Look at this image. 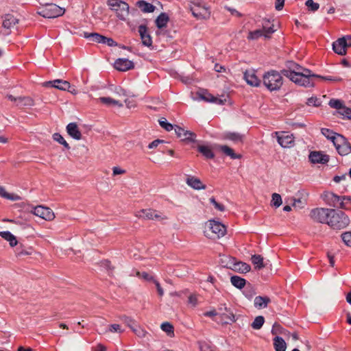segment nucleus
I'll return each mask as SVG.
<instances>
[{
	"mask_svg": "<svg viewBox=\"0 0 351 351\" xmlns=\"http://www.w3.org/2000/svg\"><path fill=\"white\" fill-rule=\"evenodd\" d=\"M210 202L215 206V209L219 210V211H224L225 210V206L218 203L214 197H212L209 199Z\"/></svg>",
	"mask_w": 351,
	"mask_h": 351,
	"instance_id": "13d9d810",
	"label": "nucleus"
},
{
	"mask_svg": "<svg viewBox=\"0 0 351 351\" xmlns=\"http://www.w3.org/2000/svg\"><path fill=\"white\" fill-rule=\"evenodd\" d=\"M121 320L125 323L132 330L134 328V327L135 326L134 324H136V322L132 319L131 317H128L126 315H123L121 317Z\"/></svg>",
	"mask_w": 351,
	"mask_h": 351,
	"instance_id": "5fc2aeb1",
	"label": "nucleus"
},
{
	"mask_svg": "<svg viewBox=\"0 0 351 351\" xmlns=\"http://www.w3.org/2000/svg\"><path fill=\"white\" fill-rule=\"evenodd\" d=\"M84 37L97 43H103L104 39H105L104 36L95 32H84Z\"/></svg>",
	"mask_w": 351,
	"mask_h": 351,
	"instance_id": "2f4dec72",
	"label": "nucleus"
},
{
	"mask_svg": "<svg viewBox=\"0 0 351 351\" xmlns=\"http://www.w3.org/2000/svg\"><path fill=\"white\" fill-rule=\"evenodd\" d=\"M99 100L102 104H104L106 106H111V105L119 106H123L122 104L119 101L115 100L111 97H102L99 98Z\"/></svg>",
	"mask_w": 351,
	"mask_h": 351,
	"instance_id": "79ce46f5",
	"label": "nucleus"
},
{
	"mask_svg": "<svg viewBox=\"0 0 351 351\" xmlns=\"http://www.w3.org/2000/svg\"><path fill=\"white\" fill-rule=\"evenodd\" d=\"M341 115L343 116V118L351 119V108L345 107Z\"/></svg>",
	"mask_w": 351,
	"mask_h": 351,
	"instance_id": "69168bd1",
	"label": "nucleus"
},
{
	"mask_svg": "<svg viewBox=\"0 0 351 351\" xmlns=\"http://www.w3.org/2000/svg\"><path fill=\"white\" fill-rule=\"evenodd\" d=\"M275 134L277 136V141L282 147H290L294 143V138L292 134H289L287 132H282L281 134L276 132Z\"/></svg>",
	"mask_w": 351,
	"mask_h": 351,
	"instance_id": "dca6fc26",
	"label": "nucleus"
},
{
	"mask_svg": "<svg viewBox=\"0 0 351 351\" xmlns=\"http://www.w3.org/2000/svg\"><path fill=\"white\" fill-rule=\"evenodd\" d=\"M33 252V250L32 248L28 249H23L21 247L16 248V256H21L24 255H31Z\"/></svg>",
	"mask_w": 351,
	"mask_h": 351,
	"instance_id": "603ef678",
	"label": "nucleus"
},
{
	"mask_svg": "<svg viewBox=\"0 0 351 351\" xmlns=\"http://www.w3.org/2000/svg\"><path fill=\"white\" fill-rule=\"evenodd\" d=\"M282 204V197L278 193H274L272 194V199L271 205L275 208H278Z\"/></svg>",
	"mask_w": 351,
	"mask_h": 351,
	"instance_id": "49530a36",
	"label": "nucleus"
},
{
	"mask_svg": "<svg viewBox=\"0 0 351 351\" xmlns=\"http://www.w3.org/2000/svg\"><path fill=\"white\" fill-rule=\"evenodd\" d=\"M299 64H296L295 62L293 61L287 62L286 64L287 69H284L283 70H290L296 71L297 67Z\"/></svg>",
	"mask_w": 351,
	"mask_h": 351,
	"instance_id": "680f3d73",
	"label": "nucleus"
},
{
	"mask_svg": "<svg viewBox=\"0 0 351 351\" xmlns=\"http://www.w3.org/2000/svg\"><path fill=\"white\" fill-rule=\"evenodd\" d=\"M107 5L116 13L119 19L125 21L130 10V6L126 2L122 0H108Z\"/></svg>",
	"mask_w": 351,
	"mask_h": 351,
	"instance_id": "423d86ee",
	"label": "nucleus"
},
{
	"mask_svg": "<svg viewBox=\"0 0 351 351\" xmlns=\"http://www.w3.org/2000/svg\"><path fill=\"white\" fill-rule=\"evenodd\" d=\"M34 105V101L30 97H18L16 106L19 108L31 107Z\"/></svg>",
	"mask_w": 351,
	"mask_h": 351,
	"instance_id": "7c9ffc66",
	"label": "nucleus"
},
{
	"mask_svg": "<svg viewBox=\"0 0 351 351\" xmlns=\"http://www.w3.org/2000/svg\"><path fill=\"white\" fill-rule=\"evenodd\" d=\"M0 196L7 199H10L13 201L21 199L20 196L14 193H8V192L5 191V189L1 186H0Z\"/></svg>",
	"mask_w": 351,
	"mask_h": 351,
	"instance_id": "a19ab883",
	"label": "nucleus"
},
{
	"mask_svg": "<svg viewBox=\"0 0 351 351\" xmlns=\"http://www.w3.org/2000/svg\"><path fill=\"white\" fill-rule=\"evenodd\" d=\"M318 76L319 77H314V78H319V79H322L324 80L334 81V82H339V81L341 80V79L339 77H333L332 76H322L319 75H318Z\"/></svg>",
	"mask_w": 351,
	"mask_h": 351,
	"instance_id": "0e129e2a",
	"label": "nucleus"
},
{
	"mask_svg": "<svg viewBox=\"0 0 351 351\" xmlns=\"http://www.w3.org/2000/svg\"><path fill=\"white\" fill-rule=\"evenodd\" d=\"M321 132L327 139L331 141L333 145L336 143L337 136H341V134L334 132L332 130L328 128H322Z\"/></svg>",
	"mask_w": 351,
	"mask_h": 351,
	"instance_id": "473e14b6",
	"label": "nucleus"
},
{
	"mask_svg": "<svg viewBox=\"0 0 351 351\" xmlns=\"http://www.w3.org/2000/svg\"><path fill=\"white\" fill-rule=\"evenodd\" d=\"M265 322V318L263 316L259 315L257 316L253 322L251 324V326L252 328L255 330H259L263 326Z\"/></svg>",
	"mask_w": 351,
	"mask_h": 351,
	"instance_id": "37998d69",
	"label": "nucleus"
},
{
	"mask_svg": "<svg viewBox=\"0 0 351 351\" xmlns=\"http://www.w3.org/2000/svg\"><path fill=\"white\" fill-rule=\"evenodd\" d=\"M169 21V17L165 12H162L156 19V25L158 29H162L165 27Z\"/></svg>",
	"mask_w": 351,
	"mask_h": 351,
	"instance_id": "c85d7f7f",
	"label": "nucleus"
},
{
	"mask_svg": "<svg viewBox=\"0 0 351 351\" xmlns=\"http://www.w3.org/2000/svg\"><path fill=\"white\" fill-rule=\"evenodd\" d=\"M282 73L275 70H270L263 76L264 86L270 91L279 90L283 84Z\"/></svg>",
	"mask_w": 351,
	"mask_h": 351,
	"instance_id": "f03ea898",
	"label": "nucleus"
},
{
	"mask_svg": "<svg viewBox=\"0 0 351 351\" xmlns=\"http://www.w3.org/2000/svg\"><path fill=\"white\" fill-rule=\"evenodd\" d=\"M101 266L106 269L109 272V274H111L114 269V267L111 265V263L108 260H104L101 261Z\"/></svg>",
	"mask_w": 351,
	"mask_h": 351,
	"instance_id": "bf43d9fd",
	"label": "nucleus"
},
{
	"mask_svg": "<svg viewBox=\"0 0 351 351\" xmlns=\"http://www.w3.org/2000/svg\"><path fill=\"white\" fill-rule=\"evenodd\" d=\"M136 5L141 9L143 12L150 13L153 12L156 7L150 3H148L144 0L138 1Z\"/></svg>",
	"mask_w": 351,
	"mask_h": 351,
	"instance_id": "cd10ccee",
	"label": "nucleus"
},
{
	"mask_svg": "<svg viewBox=\"0 0 351 351\" xmlns=\"http://www.w3.org/2000/svg\"><path fill=\"white\" fill-rule=\"evenodd\" d=\"M341 237L345 245L351 247V232H346Z\"/></svg>",
	"mask_w": 351,
	"mask_h": 351,
	"instance_id": "3c124183",
	"label": "nucleus"
},
{
	"mask_svg": "<svg viewBox=\"0 0 351 351\" xmlns=\"http://www.w3.org/2000/svg\"><path fill=\"white\" fill-rule=\"evenodd\" d=\"M226 258H228L230 261V264L227 263L225 266L226 267H230L234 269V271H237L241 273H247L250 271L251 267L250 265L243 263V262H237L236 259L232 257L226 256Z\"/></svg>",
	"mask_w": 351,
	"mask_h": 351,
	"instance_id": "4468645a",
	"label": "nucleus"
},
{
	"mask_svg": "<svg viewBox=\"0 0 351 351\" xmlns=\"http://www.w3.org/2000/svg\"><path fill=\"white\" fill-rule=\"evenodd\" d=\"M174 130L177 136L181 138L182 141L187 143L195 142L196 134L194 132L186 130L178 125H175Z\"/></svg>",
	"mask_w": 351,
	"mask_h": 351,
	"instance_id": "ddd939ff",
	"label": "nucleus"
},
{
	"mask_svg": "<svg viewBox=\"0 0 351 351\" xmlns=\"http://www.w3.org/2000/svg\"><path fill=\"white\" fill-rule=\"evenodd\" d=\"M308 11L315 12L319 8V4L314 2L313 0H307L305 3Z\"/></svg>",
	"mask_w": 351,
	"mask_h": 351,
	"instance_id": "de8ad7c7",
	"label": "nucleus"
},
{
	"mask_svg": "<svg viewBox=\"0 0 351 351\" xmlns=\"http://www.w3.org/2000/svg\"><path fill=\"white\" fill-rule=\"evenodd\" d=\"M328 105L331 108L338 110V113L340 114H341L343 109L346 107L341 100L337 99H331L329 101Z\"/></svg>",
	"mask_w": 351,
	"mask_h": 351,
	"instance_id": "e433bc0d",
	"label": "nucleus"
},
{
	"mask_svg": "<svg viewBox=\"0 0 351 351\" xmlns=\"http://www.w3.org/2000/svg\"><path fill=\"white\" fill-rule=\"evenodd\" d=\"M224 138L237 143L243 141V136L237 132H228L225 134Z\"/></svg>",
	"mask_w": 351,
	"mask_h": 351,
	"instance_id": "ea45409f",
	"label": "nucleus"
},
{
	"mask_svg": "<svg viewBox=\"0 0 351 351\" xmlns=\"http://www.w3.org/2000/svg\"><path fill=\"white\" fill-rule=\"evenodd\" d=\"M191 11L197 19H208L210 14L208 8L200 2L194 3L193 6L191 7Z\"/></svg>",
	"mask_w": 351,
	"mask_h": 351,
	"instance_id": "9b49d317",
	"label": "nucleus"
},
{
	"mask_svg": "<svg viewBox=\"0 0 351 351\" xmlns=\"http://www.w3.org/2000/svg\"><path fill=\"white\" fill-rule=\"evenodd\" d=\"M197 150L207 159H212L215 157V154L212 149L208 146L199 145Z\"/></svg>",
	"mask_w": 351,
	"mask_h": 351,
	"instance_id": "c9c22d12",
	"label": "nucleus"
},
{
	"mask_svg": "<svg viewBox=\"0 0 351 351\" xmlns=\"http://www.w3.org/2000/svg\"><path fill=\"white\" fill-rule=\"evenodd\" d=\"M198 95L201 99L206 102L212 103V101H213L214 99V95H213L206 90H202L200 92H199Z\"/></svg>",
	"mask_w": 351,
	"mask_h": 351,
	"instance_id": "c03bdc74",
	"label": "nucleus"
},
{
	"mask_svg": "<svg viewBox=\"0 0 351 351\" xmlns=\"http://www.w3.org/2000/svg\"><path fill=\"white\" fill-rule=\"evenodd\" d=\"M53 138L54 141L62 145L66 149H70L69 145L67 143V142L64 140L63 136L60 133H54L53 134Z\"/></svg>",
	"mask_w": 351,
	"mask_h": 351,
	"instance_id": "a18cd8bd",
	"label": "nucleus"
},
{
	"mask_svg": "<svg viewBox=\"0 0 351 351\" xmlns=\"http://www.w3.org/2000/svg\"><path fill=\"white\" fill-rule=\"evenodd\" d=\"M114 66L118 71H127L134 69V64L132 61L127 58H118L114 62Z\"/></svg>",
	"mask_w": 351,
	"mask_h": 351,
	"instance_id": "a211bd4d",
	"label": "nucleus"
},
{
	"mask_svg": "<svg viewBox=\"0 0 351 351\" xmlns=\"http://www.w3.org/2000/svg\"><path fill=\"white\" fill-rule=\"evenodd\" d=\"M165 141L163 140L156 139L153 141L151 143L149 144V149H154L158 146L159 144L163 143Z\"/></svg>",
	"mask_w": 351,
	"mask_h": 351,
	"instance_id": "338daca9",
	"label": "nucleus"
},
{
	"mask_svg": "<svg viewBox=\"0 0 351 351\" xmlns=\"http://www.w3.org/2000/svg\"><path fill=\"white\" fill-rule=\"evenodd\" d=\"M66 132L72 138L80 140L82 138V133L75 123H70L66 126Z\"/></svg>",
	"mask_w": 351,
	"mask_h": 351,
	"instance_id": "5701e85b",
	"label": "nucleus"
},
{
	"mask_svg": "<svg viewBox=\"0 0 351 351\" xmlns=\"http://www.w3.org/2000/svg\"><path fill=\"white\" fill-rule=\"evenodd\" d=\"M109 331L112 332H119L122 333L123 330H121L119 324H114L109 326Z\"/></svg>",
	"mask_w": 351,
	"mask_h": 351,
	"instance_id": "052dcab7",
	"label": "nucleus"
},
{
	"mask_svg": "<svg viewBox=\"0 0 351 351\" xmlns=\"http://www.w3.org/2000/svg\"><path fill=\"white\" fill-rule=\"evenodd\" d=\"M161 329L166 332L169 335L173 334V327L169 322H164L161 324Z\"/></svg>",
	"mask_w": 351,
	"mask_h": 351,
	"instance_id": "864d4df0",
	"label": "nucleus"
},
{
	"mask_svg": "<svg viewBox=\"0 0 351 351\" xmlns=\"http://www.w3.org/2000/svg\"><path fill=\"white\" fill-rule=\"evenodd\" d=\"M330 208H316L311 210L310 217L316 222L326 223L328 221Z\"/></svg>",
	"mask_w": 351,
	"mask_h": 351,
	"instance_id": "9d476101",
	"label": "nucleus"
},
{
	"mask_svg": "<svg viewBox=\"0 0 351 351\" xmlns=\"http://www.w3.org/2000/svg\"><path fill=\"white\" fill-rule=\"evenodd\" d=\"M159 124L163 129L168 132L175 128V127L171 123L167 122L165 118L159 120Z\"/></svg>",
	"mask_w": 351,
	"mask_h": 351,
	"instance_id": "09e8293b",
	"label": "nucleus"
},
{
	"mask_svg": "<svg viewBox=\"0 0 351 351\" xmlns=\"http://www.w3.org/2000/svg\"><path fill=\"white\" fill-rule=\"evenodd\" d=\"M0 236L5 240L9 241L11 247H14L17 245V240L15 236H14L9 231L0 232Z\"/></svg>",
	"mask_w": 351,
	"mask_h": 351,
	"instance_id": "72a5a7b5",
	"label": "nucleus"
},
{
	"mask_svg": "<svg viewBox=\"0 0 351 351\" xmlns=\"http://www.w3.org/2000/svg\"><path fill=\"white\" fill-rule=\"evenodd\" d=\"M252 263L255 265L257 269H261L265 267L263 263V258L259 254H254L251 257Z\"/></svg>",
	"mask_w": 351,
	"mask_h": 351,
	"instance_id": "4c0bfd02",
	"label": "nucleus"
},
{
	"mask_svg": "<svg viewBox=\"0 0 351 351\" xmlns=\"http://www.w3.org/2000/svg\"><path fill=\"white\" fill-rule=\"evenodd\" d=\"M40 6L38 8L37 14L44 18H56L64 14V9L55 3L40 2Z\"/></svg>",
	"mask_w": 351,
	"mask_h": 351,
	"instance_id": "20e7f679",
	"label": "nucleus"
},
{
	"mask_svg": "<svg viewBox=\"0 0 351 351\" xmlns=\"http://www.w3.org/2000/svg\"><path fill=\"white\" fill-rule=\"evenodd\" d=\"M351 202V197L350 196H341V199L340 202V208L347 210L348 207L347 206V203Z\"/></svg>",
	"mask_w": 351,
	"mask_h": 351,
	"instance_id": "4d7b16f0",
	"label": "nucleus"
},
{
	"mask_svg": "<svg viewBox=\"0 0 351 351\" xmlns=\"http://www.w3.org/2000/svg\"><path fill=\"white\" fill-rule=\"evenodd\" d=\"M135 326L132 329V331L138 337H143L146 335V331L140 327L137 324H134Z\"/></svg>",
	"mask_w": 351,
	"mask_h": 351,
	"instance_id": "6e6d98bb",
	"label": "nucleus"
},
{
	"mask_svg": "<svg viewBox=\"0 0 351 351\" xmlns=\"http://www.w3.org/2000/svg\"><path fill=\"white\" fill-rule=\"evenodd\" d=\"M219 322L221 324H231L236 322L233 311L226 306L225 304H221L217 308Z\"/></svg>",
	"mask_w": 351,
	"mask_h": 351,
	"instance_id": "6e6552de",
	"label": "nucleus"
},
{
	"mask_svg": "<svg viewBox=\"0 0 351 351\" xmlns=\"http://www.w3.org/2000/svg\"><path fill=\"white\" fill-rule=\"evenodd\" d=\"M230 282L233 286L238 289H242L245 287L246 280L238 276H233L230 278Z\"/></svg>",
	"mask_w": 351,
	"mask_h": 351,
	"instance_id": "58836bf2",
	"label": "nucleus"
},
{
	"mask_svg": "<svg viewBox=\"0 0 351 351\" xmlns=\"http://www.w3.org/2000/svg\"><path fill=\"white\" fill-rule=\"evenodd\" d=\"M2 18L3 27L5 29H10L19 22V20L10 14H6Z\"/></svg>",
	"mask_w": 351,
	"mask_h": 351,
	"instance_id": "393cba45",
	"label": "nucleus"
},
{
	"mask_svg": "<svg viewBox=\"0 0 351 351\" xmlns=\"http://www.w3.org/2000/svg\"><path fill=\"white\" fill-rule=\"evenodd\" d=\"M136 216L138 218L143 219H162L160 215L157 213V211L153 209H142L136 213Z\"/></svg>",
	"mask_w": 351,
	"mask_h": 351,
	"instance_id": "f3484780",
	"label": "nucleus"
},
{
	"mask_svg": "<svg viewBox=\"0 0 351 351\" xmlns=\"http://www.w3.org/2000/svg\"><path fill=\"white\" fill-rule=\"evenodd\" d=\"M103 44H106L107 45H108L110 47H114V46L118 45L116 41H114L112 38H108L106 36H105V39H104Z\"/></svg>",
	"mask_w": 351,
	"mask_h": 351,
	"instance_id": "e2e57ef3",
	"label": "nucleus"
},
{
	"mask_svg": "<svg viewBox=\"0 0 351 351\" xmlns=\"http://www.w3.org/2000/svg\"><path fill=\"white\" fill-rule=\"evenodd\" d=\"M186 184L195 190L205 189L206 186L202 183L201 180L195 176H189L186 180Z\"/></svg>",
	"mask_w": 351,
	"mask_h": 351,
	"instance_id": "4be33fe9",
	"label": "nucleus"
},
{
	"mask_svg": "<svg viewBox=\"0 0 351 351\" xmlns=\"http://www.w3.org/2000/svg\"><path fill=\"white\" fill-rule=\"evenodd\" d=\"M207 227L208 228L204 231V234L211 239H219L226 233V227L219 221L209 220Z\"/></svg>",
	"mask_w": 351,
	"mask_h": 351,
	"instance_id": "39448f33",
	"label": "nucleus"
},
{
	"mask_svg": "<svg viewBox=\"0 0 351 351\" xmlns=\"http://www.w3.org/2000/svg\"><path fill=\"white\" fill-rule=\"evenodd\" d=\"M306 104L309 106L318 107L321 106V101L317 97H311L307 99Z\"/></svg>",
	"mask_w": 351,
	"mask_h": 351,
	"instance_id": "8fccbe9b",
	"label": "nucleus"
},
{
	"mask_svg": "<svg viewBox=\"0 0 351 351\" xmlns=\"http://www.w3.org/2000/svg\"><path fill=\"white\" fill-rule=\"evenodd\" d=\"M188 302L193 306H195L197 304V298L195 295H190L188 299Z\"/></svg>",
	"mask_w": 351,
	"mask_h": 351,
	"instance_id": "774afa93",
	"label": "nucleus"
},
{
	"mask_svg": "<svg viewBox=\"0 0 351 351\" xmlns=\"http://www.w3.org/2000/svg\"><path fill=\"white\" fill-rule=\"evenodd\" d=\"M269 24L270 20L263 19V28L250 32L247 39L257 40L262 36H264L265 38H269L271 35L276 31L274 28V25H269Z\"/></svg>",
	"mask_w": 351,
	"mask_h": 351,
	"instance_id": "0eeeda50",
	"label": "nucleus"
},
{
	"mask_svg": "<svg viewBox=\"0 0 351 351\" xmlns=\"http://www.w3.org/2000/svg\"><path fill=\"white\" fill-rule=\"evenodd\" d=\"M47 84H50L52 87L61 90H66L71 88V84L68 81L62 80L50 81L47 82Z\"/></svg>",
	"mask_w": 351,
	"mask_h": 351,
	"instance_id": "b1692460",
	"label": "nucleus"
},
{
	"mask_svg": "<svg viewBox=\"0 0 351 351\" xmlns=\"http://www.w3.org/2000/svg\"><path fill=\"white\" fill-rule=\"evenodd\" d=\"M138 33L142 40L143 45L150 47L152 45V39L151 36L147 33V28L144 25H141L138 27Z\"/></svg>",
	"mask_w": 351,
	"mask_h": 351,
	"instance_id": "aec40b11",
	"label": "nucleus"
},
{
	"mask_svg": "<svg viewBox=\"0 0 351 351\" xmlns=\"http://www.w3.org/2000/svg\"><path fill=\"white\" fill-rule=\"evenodd\" d=\"M33 213L45 220H52L54 219L55 215L52 210L48 207L43 206H37L34 208Z\"/></svg>",
	"mask_w": 351,
	"mask_h": 351,
	"instance_id": "2eb2a0df",
	"label": "nucleus"
},
{
	"mask_svg": "<svg viewBox=\"0 0 351 351\" xmlns=\"http://www.w3.org/2000/svg\"><path fill=\"white\" fill-rule=\"evenodd\" d=\"M350 219L344 212L330 208L327 224L335 230H341L348 226Z\"/></svg>",
	"mask_w": 351,
	"mask_h": 351,
	"instance_id": "7ed1b4c3",
	"label": "nucleus"
},
{
	"mask_svg": "<svg viewBox=\"0 0 351 351\" xmlns=\"http://www.w3.org/2000/svg\"><path fill=\"white\" fill-rule=\"evenodd\" d=\"M271 300L267 296H256L254 298V306L258 309L266 308Z\"/></svg>",
	"mask_w": 351,
	"mask_h": 351,
	"instance_id": "a878e982",
	"label": "nucleus"
},
{
	"mask_svg": "<svg viewBox=\"0 0 351 351\" xmlns=\"http://www.w3.org/2000/svg\"><path fill=\"white\" fill-rule=\"evenodd\" d=\"M244 79L247 84L258 87L260 86L261 81L257 77L254 71H246L244 73Z\"/></svg>",
	"mask_w": 351,
	"mask_h": 351,
	"instance_id": "412c9836",
	"label": "nucleus"
},
{
	"mask_svg": "<svg viewBox=\"0 0 351 351\" xmlns=\"http://www.w3.org/2000/svg\"><path fill=\"white\" fill-rule=\"evenodd\" d=\"M349 47H351V36H346L338 38L332 43L333 51L340 56L346 55L347 48Z\"/></svg>",
	"mask_w": 351,
	"mask_h": 351,
	"instance_id": "1a4fd4ad",
	"label": "nucleus"
},
{
	"mask_svg": "<svg viewBox=\"0 0 351 351\" xmlns=\"http://www.w3.org/2000/svg\"><path fill=\"white\" fill-rule=\"evenodd\" d=\"M274 346L276 351H285L287 348L286 342L282 337L278 336L274 339Z\"/></svg>",
	"mask_w": 351,
	"mask_h": 351,
	"instance_id": "f704fd0d",
	"label": "nucleus"
},
{
	"mask_svg": "<svg viewBox=\"0 0 351 351\" xmlns=\"http://www.w3.org/2000/svg\"><path fill=\"white\" fill-rule=\"evenodd\" d=\"M334 145L337 152L341 156H346L350 153L351 145L343 135L337 136Z\"/></svg>",
	"mask_w": 351,
	"mask_h": 351,
	"instance_id": "f8f14e48",
	"label": "nucleus"
},
{
	"mask_svg": "<svg viewBox=\"0 0 351 351\" xmlns=\"http://www.w3.org/2000/svg\"><path fill=\"white\" fill-rule=\"evenodd\" d=\"M309 160L312 163L326 164L329 161V156L319 152H312L309 154Z\"/></svg>",
	"mask_w": 351,
	"mask_h": 351,
	"instance_id": "6ab92c4d",
	"label": "nucleus"
},
{
	"mask_svg": "<svg viewBox=\"0 0 351 351\" xmlns=\"http://www.w3.org/2000/svg\"><path fill=\"white\" fill-rule=\"evenodd\" d=\"M281 73L284 76L288 77L296 84L304 87L314 86V77H319L318 75L312 73L311 70L303 68L300 65H298L296 71L281 70Z\"/></svg>",
	"mask_w": 351,
	"mask_h": 351,
	"instance_id": "f257e3e1",
	"label": "nucleus"
},
{
	"mask_svg": "<svg viewBox=\"0 0 351 351\" xmlns=\"http://www.w3.org/2000/svg\"><path fill=\"white\" fill-rule=\"evenodd\" d=\"M218 148L226 156H230L231 159H239L241 158V154H235L234 150L228 145H219Z\"/></svg>",
	"mask_w": 351,
	"mask_h": 351,
	"instance_id": "bb28decb",
	"label": "nucleus"
},
{
	"mask_svg": "<svg viewBox=\"0 0 351 351\" xmlns=\"http://www.w3.org/2000/svg\"><path fill=\"white\" fill-rule=\"evenodd\" d=\"M325 198L328 204L335 207L338 202L340 203L341 196H339L333 193L329 192L325 194Z\"/></svg>",
	"mask_w": 351,
	"mask_h": 351,
	"instance_id": "c756f323",
	"label": "nucleus"
}]
</instances>
